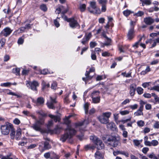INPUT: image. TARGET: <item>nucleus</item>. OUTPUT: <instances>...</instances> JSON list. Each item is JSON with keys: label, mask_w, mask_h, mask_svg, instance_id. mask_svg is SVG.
<instances>
[{"label": "nucleus", "mask_w": 159, "mask_h": 159, "mask_svg": "<svg viewBox=\"0 0 159 159\" xmlns=\"http://www.w3.org/2000/svg\"><path fill=\"white\" fill-rule=\"evenodd\" d=\"M1 129L2 134L4 135L8 134L10 131L11 138L12 139H14L16 131L12 125L9 123H7L5 125H2Z\"/></svg>", "instance_id": "nucleus-1"}, {"label": "nucleus", "mask_w": 159, "mask_h": 159, "mask_svg": "<svg viewBox=\"0 0 159 159\" xmlns=\"http://www.w3.org/2000/svg\"><path fill=\"white\" fill-rule=\"evenodd\" d=\"M111 115V112H104L101 115L98 116V119L101 123L107 124L108 123L109 121V119Z\"/></svg>", "instance_id": "nucleus-2"}, {"label": "nucleus", "mask_w": 159, "mask_h": 159, "mask_svg": "<svg viewBox=\"0 0 159 159\" xmlns=\"http://www.w3.org/2000/svg\"><path fill=\"white\" fill-rule=\"evenodd\" d=\"M90 139L95 144L98 146V149H101L104 147V145L102 141L97 136L94 135L91 136Z\"/></svg>", "instance_id": "nucleus-3"}, {"label": "nucleus", "mask_w": 159, "mask_h": 159, "mask_svg": "<svg viewBox=\"0 0 159 159\" xmlns=\"http://www.w3.org/2000/svg\"><path fill=\"white\" fill-rule=\"evenodd\" d=\"M107 143L108 144L114 147L117 146L120 143L116 138L115 136H109L107 139Z\"/></svg>", "instance_id": "nucleus-4"}, {"label": "nucleus", "mask_w": 159, "mask_h": 159, "mask_svg": "<svg viewBox=\"0 0 159 159\" xmlns=\"http://www.w3.org/2000/svg\"><path fill=\"white\" fill-rule=\"evenodd\" d=\"M67 21L69 22V25L70 27L72 29L78 28H80V25L77 22V20L75 19L74 17L69 18L67 20Z\"/></svg>", "instance_id": "nucleus-5"}, {"label": "nucleus", "mask_w": 159, "mask_h": 159, "mask_svg": "<svg viewBox=\"0 0 159 159\" xmlns=\"http://www.w3.org/2000/svg\"><path fill=\"white\" fill-rule=\"evenodd\" d=\"M44 123V120L43 118L40 119L37 121L32 126V127L37 131H40L41 130V126Z\"/></svg>", "instance_id": "nucleus-6"}, {"label": "nucleus", "mask_w": 159, "mask_h": 159, "mask_svg": "<svg viewBox=\"0 0 159 159\" xmlns=\"http://www.w3.org/2000/svg\"><path fill=\"white\" fill-rule=\"evenodd\" d=\"M12 30L9 27H7L4 28L0 33L1 36H4L5 37L8 36L11 33Z\"/></svg>", "instance_id": "nucleus-7"}, {"label": "nucleus", "mask_w": 159, "mask_h": 159, "mask_svg": "<svg viewBox=\"0 0 159 159\" xmlns=\"http://www.w3.org/2000/svg\"><path fill=\"white\" fill-rule=\"evenodd\" d=\"M43 144V143H42V145L41 144L39 145V149L41 152H43L45 150H48L51 148V145L48 142H44V147L43 148L42 146Z\"/></svg>", "instance_id": "nucleus-8"}, {"label": "nucleus", "mask_w": 159, "mask_h": 159, "mask_svg": "<svg viewBox=\"0 0 159 159\" xmlns=\"http://www.w3.org/2000/svg\"><path fill=\"white\" fill-rule=\"evenodd\" d=\"M134 36V26L131 27L129 30L127 34L128 39L129 40L132 39Z\"/></svg>", "instance_id": "nucleus-9"}, {"label": "nucleus", "mask_w": 159, "mask_h": 159, "mask_svg": "<svg viewBox=\"0 0 159 159\" xmlns=\"http://www.w3.org/2000/svg\"><path fill=\"white\" fill-rule=\"evenodd\" d=\"M154 20L150 17H146L144 19V22L147 25H150L154 22Z\"/></svg>", "instance_id": "nucleus-10"}, {"label": "nucleus", "mask_w": 159, "mask_h": 159, "mask_svg": "<svg viewBox=\"0 0 159 159\" xmlns=\"http://www.w3.org/2000/svg\"><path fill=\"white\" fill-rule=\"evenodd\" d=\"M90 5L91 7L96 11V13H99V12H100V9L97 7L96 2L95 1L91 2L90 3Z\"/></svg>", "instance_id": "nucleus-11"}, {"label": "nucleus", "mask_w": 159, "mask_h": 159, "mask_svg": "<svg viewBox=\"0 0 159 159\" xmlns=\"http://www.w3.org/2000/svg\"><path fill=\"white\" fill-rule=\"evenodd\" d=\"M29 85L32 90L34 91H37L36 88L37 86H39V84L37 81H34L29 84Z\"/></svg>", "instance_id": "nucleus-12"}, {"label": "nucleus", "mask_w": 159, "mask_h": 159, "mask_svg": "<svg viewBox=\"0 0 159 159\" xmlns=\"http://www.w3.org/2000/svg\"><path fill=\"white\" fill-rule=\"evenodd\" d=\"M136 88V85L133 84L130 86V94L131 96H133L135 94V92Z\"/></svg>", "instance_id": "nucleus-13"}, {"label": "nucleus", "mask_w": 159, "mask_h": 159, "mask_svg": "<svg viewBox=\"0 0 159 159\" xmlns=\"http://www.w3.org/2000/svg\"><path fill=\"white\" fill-rule=\"evenodd\" d=\"M45 100L42 97H39L37 99L36 106H43Z\"/></svg>", "instance_id": "nucleus-14"}, {"label": "nucleus", "mask_w": 159, "mask_h": 159, "mask_svg": "<svg viewBox=\"0 0 159 159\" xmlns=\"http://www.w3.org/2000/svg\"><path fill=\"white\" fill-rule=\"evenodd\" d=\"M71 138V136L69 135L68 133L67 132V133L61 136L60 140L62 142H65L67 139H70Z\"/></svg>", "instance_id": "nucleus-15"}, {"label": "nucleus", "mask_w": 159, "mask_h": 159, "mask_svg": "<svg viewBox=\"0 0 159 159\" xmlns=\"http://www.w3.org/2000/svg\"><path fill=\"white\" fill-rule=\"evenodd\" d=\"M66 130L67 132L68 133L69 135L71 136V138H72V136L75 135L76 133V130L71 127H69Z\"/></svg>", "instance_id": "nucleus-16"}, {"label": "nucleus", "mask_w": 159, "mask_h": 159, "mask_svg": "<svg viewBox=\"0 0 159 159\" xmlns=\"http://www.w3.org/2000/svg\"><path fill=\"white\" fill-rule=\"evenodd\" d=\"M95 159H103L104 158L103 154L99 151H97L94 155Z\"/></svg>", "instance_id": "nucleus-17"}, {"label": "nucleus", "mask_w": 159, "mask_h": 159, "mask_svg": "<svg viewBox=\"0 0 159 159\" xmlns=\"http://www.w3.org/2000/svg\"><path fill=\"white\" fill-rule=\"evenodd\" d=\"M21 130L20 129H18L16 130V134H15V138L16 140H19L21 139Z\"/></svg>", "instance_id": "nucleus-18"}, {"label": "nucleus", "mask_w": 159, "mask_h": 159, "mask_svg": "<svg viewBox=\"0 0 159 159\" xmlns=\"http://www.w3.org/2000/svg\"><path fill=\"white\" fill-rule=\"evenodd\" d=\"M94 93H92L91 97L92 98V101L94 103H99L100 101V97L99 96L93 97V95Z\"/></svg>", "instance_id": "nucleus-19"}, {"label": "nucleus", "mask_w": 159, "mask_h": 159, "mask_svg": "<svg viewBox=\"0 0 159 159\" xmlns=\"http://www.w3.org/2000/svg\"><path fill=\"white\" fill-rule=\"evenodd\" d=\"M49 116L52 119H53L56 122L57 121L59 122L61 120L60 117L57 116H55L52 115L50 114L49 115Z\"/></svg>", "instance_id": "nucleus-20"}, {"label": "nucleus", "mask_w": 159, "mask_h": 159, "mask_svg": "<svg viewBox=\"0 0 159 159\" xmlns=\"http://www.w3.org/2000/svg\"><path fill=\"white\" fill-rule=\"evenodd\" d=\"M84 149L86 151H88L89 150H94L95 148V147L90 144L86 145L84 147Z\"/></svg>", "instance_id": "nucleus-21"}, {"label": "nucleus", "mask_w": 159, "mask_h": 159, "mask_svg": "<svg viewBox=\"0 0 159 159\" xmlns=\"http://www.w3.org/2000/svg\"><path fill=\"white\" fill-rule=\"evenodd\" d=\"M116 125L115 123L113 122H111L110 123H107V127L108 128L112 129L115 128Z\"/></svg>", "instance_id": "nucleus-22"}, {"label": "nucleus", "mask_w": 159, "mask_h": 159, "mask_svg": "<svg viewBox=\"0 0 159 159\" xmlns=\"http://www.w3.org/2000/svg\"><path fill=\"white\" fill-rule=\"evenodd\" d=\"M40 9L42 11L45 12L47 11L48 8L46 5L43 4L40 6Z\"/></svg>", "instance_id": "nucleus-23"}, {"label": "nucleus", "mask_w": 159, "mask_h": 159, "mask_svg": "<svg viewBox=\"0 0 159 159\" xmlns=\"http://www.w3.org/2000/svg\"><path fill=\"white\" fill-rule=\"evenodd\" d=\"M53 104L52 102H48L46 103L47 106L49 108L54 109H55V107Z\"/></svg>", "instance_id": "nucleus-24"}, {"label": "nucleus", "mask_w": 159, "mask_h": 159, "mask_svg": "<svg viewBox=\"0 0 159 159\" xmlns=\"http://www.w3.org/2000/svg\"><path fill=\"white\" fill-rule=\"evenodd\" d=\"M6 40L5 39L2 38L0 40V48L2 49L3 47L6 43Z\"/></svg>", "instance_id": "nucleus-25"}, {"label": "nucleus", "mask_w": 159, "mask_h": 159, "mask_svg": "<svg viewBox=\"0 0 159 159\" xmlns=\"http://www.w3.org/2000/svg\"><path fill=\"white\" fill-rule=\"evenodd\" d=\"M42 89L43 90L44 89H45L46 88H48L50 86V85H49V84H48V83L46 84V83L44 82H43L42 83Z\"/></svg>", "instance_id": "nucleus-26"}, {"label": "nucleus", "mask_w": 159, "mask_h": 159, "mask_svg": "<svg viewBox=\"0 0 159 159\" xmlns=\"http://www.w3.org/2000/svg\"><path fill=\"white\" fill-rule=\"evenodd\" d=\"M136 90L138 94L139 95L143 93V89L141 87H138L136 89Z\"/></svg>", "instance_id": "nucleus-27"}, {"label": "nucleus", "mask_w": 159, "mask_h": 159, "mask_svg": "<svg viewBox=\"0 0 159 159\" xmlns=\"http://www.w3.org/2000/svg\"><path fill=\"white\" fill-rule=\"evenodd\" d=\"M144 14V13L143 11H139L137 13H135L134 15V16H143Z\"/></svg>", "instance_id": "nucleus-28"}, {"label": "nucleus", "mask_w": 159, "mask_h": 159, "mask_svg": "<svg viewBox=\"0 0 159 159\" xmlns=\"http://www.w3.org/2000/svg\"><path fill=\"white\" fill-rule=\"evenodd\" d=\"M92 34L91 32L89 33L88 34H86L85 37H84V39H86V40H89L92 37Z\"/></svg>", "instance_id": "nucleus-29"}, {"label": "nucleus", "mask_w": 159, "mask_h": 159, "mask_svg": "<svg viewBox=\"0 0 159 159\" xmlns=\"http://www.w3.org/2000/svg\"><path fill=\"white\" fill-rule=\"evenodd\" d=\"M86 5L85 4H83L80 5V9L81 12L84 11L86 8Z\"/></svg>", "instance_id": "nucleus-30"}, {"label": "nucleus", "mask_w": 159, "mask_h": 159, "mask_svg": "<svg viewBox=\"0 0 159 159\" xmlns=\"http://www.w3.org/2000/svg\"><path fill=\"white\" fill-rule=\"evenodd\" d=\"M151 146L152 145L155 146L157 145L158 144V142L157 141L154 140H152L151 142Z\"/></svg>", "instance_id": "nucleus-31"}, {"label": "nucleus", "mask_w": 159, "mask_h": 159, "mask_svg": "<svg viewBox=\"0 0 159 159\" xmlns=\"http://www.w3.org/2000/svg\"><path fill=\"white\" fill-rule=\"evenodd\" d=\"M137 124L138 126L142 127L145 124L144 121L141 120L137 121Z\"/></svg>", "instance_id": "nucleus-32"}, {"label": "nucleus", "mask_w": 159, "mask_h": 159, "mask_svg": "<svg viewBox=\"0 0 159 159\" xmlns=\"http://www.w3.org/2000/svg\"><path fill=\"white\" fill-rule=\"evenodd\" d=\"M69 96V94H66L65 97L64 99V102L66 103H68L70 102V101L68 98Z\"/></svg>", "instance_id": "nucleus-33"}, {"label": "nucleus", "mask_w": 159, "mask_h": 159, "mask_svg": "<svg viewBox=\"0 0 159 159\" xmlns=\"http://www.w3.org/2000/svg\"><path fill=\"white\" fill-rule=\"evenodd\" d=\"M124 15L126 16H129L131 13V11L128 10H125L123 12Z\"/></svg>", "instance_id": "nucleus-34"}, {"label": "nucleus", "mask_w": 159, "mask_h": 159, "mask_svg": "<svg viewBox=\"0 0 159 159\" xmlns=\"http://www.w3.org/2000/svg\"><path fill=\"white\" fill-rule=\"evenodd\" d=\"M134 114L135 116H139L140 115H143V113L142 111L138 110L136 112L134 113Z\"/></svg>", "instance_id": "nucleus-35"}, {"label": "nucleus", "mask_w": 159, "mask_h": 159, "mask_svg": "<svg viewBox=\"0 0 159 159\" xmlns=\"http://www.w3.org/2000/svg\"><path fill=\"white\" fill-rule=\"evenodd\" d=\"M7 94H9V95H12L13 96H16L18 98H21V96L17 94L14 93L13 92H12L10 91V92L8 93H7Z\"/></svg>", "instance_id": "nucleus-36"}, {"label": "nucleus", "mask_w": 159, "mask_h": 159, "mask_svg": "<svg viewBox=\"0 0 159 159\" xmlns=\"http://www.w3.org/2000/svg\"><path fill=\"white\" fill-rule=\"evenodd\" d=\"M129 111L126 110L121 111L120 112V113L122 115H124L128 114H129Z\"/></svg>", "instance_id": "nucleus-37"}, {"label": "nucleus", "mask_w": 159, "mask_h": 159, "mask_svg": "<svg viewBox=\"0 0 159 159\" xmlns=\"http://www.w3.org/2000/svg\"><path fill=\"white\" fill-rule=\"evenodd\" d=\"M11 84V83L10 82H7L5 83H2L1 84V85L2 86H4V87H8L10 86Z\"/></svg>", "instance_id": "nucleus-38"}, {"label": "nucleus", "mask_w": 159, "mask_h": 159, "mask_svg": "<svg viewBox=\"0 0 159 159\" xmlns=\"http://www.w3.org/2000/svg\"><path fill=\"white\" fill-rule=\"evenodd\" d=\"M90 72L88 71H86L85 74V75L86 76V77L87 79H89L90 80H91L92 79V77L89 75V74L90 73Z\"/></svg>", "instance_id": "nucleus-39"}, {"label": "nucleus", "mask_w": 159, "mask_h": 159, "mask_svg": "<svg viewBox=\"0 0 159 159\" xmlns=\"http://www.w3.org/2000/svg\"><path fill=\"white\" fill-rule=\"evenodd\" d=\"M107 1L106 0H99V3L102 5H106Z\"/></svg>", "instance_id": "nucleus-40"}, {"label": "nucleus", "mask_w": 159, "mask_h": 159, "mask_svg": "<svg viewBox=\"0 0 159 159\" xmlns=\"http://www.w3.org/2000/svg\"><path fill=\"white\" fill-rule=\"evenodd\" d=\"M151 90H154L159 92V85H156L151 88Z\"/></svg>", "instance_id": "nucleus-41"}, {"label": "nucleus", "mask_w": 159, "mask_h": 159, "mask_svg": "<svg viewBox=\"0 0 159 159\" xmlns=\"http://www.w3.org/2000/svg\"><path fill=\"white\" fill-rule=\"evenodd\" d=\"M97 43L95 42H91L90 43V46L91 48H93L96 46Z\"/></svg>", "instance_id": "nucleus-42"}, {"label": "nucleus", "mask_w": 159, "mask_h": 159, "mask_svg": "<svg viewBox=\"0 0 159 159\" xmlns=\"http://www.w3.org/2000/svg\"><path fill=\"white\" fill-rule=\"evenodd\" d=\"M84 108L85 110V113L86 114L88 113L89 105L87 103L85 104L84 105Z\"/></svg>", "instance_id": "nucleus-43"}, {"label": "nucleus", "mask_w": 159, "mask_h": 159, "mask_svg": "<svg viewBox=\"0 0 159 159\" xmlns=\"http://www.w3.org/2000/svg\"><path fill=\"white\" fill-rule=\"evenodd\" d=\"M13 71L14 73H16L17 74H20V69L19 68H16L13 69Z\"/></svg>", "instance_id": "nucleus-44"}, {"label": "nucleus", "mask_w": 159, "mask_h": 159, "mask_svg": "<svg viewBox=\"0 0 159 159\" xmlns=\"http://www.w3.org/2000/svg\"><path fill=\"white\" fill-rule=\"evenodd\" d=\"M57 86V83L55 82H53L52 84L51 88L53 89H56Z\"/></svg>", "instance_id": "nucleus-45"}, {"label": "nucleus", "mask_w": 159, "mask_h": 159, "mask_svg": "<svg viewBox=\"0 0 159 159\" xmlns=\"http://www.w3.org/2000/svg\"><path fill=\"white\" fill-rule=\"evenodd\" d=\"M138 107V105L137 104H134V105H131L129 106V107L132 109V110L136 109Z\"/></svg>", "instance_id": "nucleus-46"}, {"label": "nucleus", "mask_w": 159, "mask_h": 159, "mask_svg": "<svg viewBox=\"0 0 159 159\" xmlns=\"http://www.w3.org/2000/svg\"><path fill=\"white\" fill-rule=\"evenodd\" d=\"M153 127L155 129H158L159 128V122L156 121L153 125Z\"/></svg>", "instance_id": "nucleus-47"}, {"label": "nucleus", "mask_w": 159, "mask_h": 159, "mask_svg": "<svg viewBox=\"0 0 159 159\" xmlns=\"http://www.w3.org/2000/svg\"><path fill=\"white\" fill-rule=\"evenodd\" d=\"M150 70L149 67V66H147L145 71H142L141 72V73L142 74L144 75L146 73H147L148 72H149L150 71Z\"/></svg>", "instance_id": "nucleus-48"}, {"label": "nucleus", "mask_w": 159, "mask_h": 159, "mask_svg": "<svg viewBox=\"0 0 159 159\" xmlns=\"http://www.w3.org/2000/svg\"><path fill=\"white\" fill-rule=\"evenodd\" d=\"M50 152H48L44 154V157L46 159H48L50 157Z\"/></svg>", "instance_id": "nucleus-49"}, {"label": "nucleus", "mask_w": 159, "mask_h": 159, "mask_svg": "<svg viewBox=\"0 0 159 159\" xmlns=\"http://www.w3.org/2000/svg\"><path fill=\"white\" fill-rule=\"evenodd\" d=\"M37 113L39 115L43 117L46 116V114L42 111H37Z\"/></svg>", "instance_id": "nucleus-50"}, {"label": "nucleus", "mask_w": 159, "mask_h": 159, "mask_svg": "<svg viewBox=\"0 0 159 159\" xmlns=\"http://www.w3.org/2000/svg\"><path fill=\"white\" fill-rule=\"evenodd\" d=\"M13 122L15 124L19 125L20 123V121L19 119L16 118L13 120Z\"/></svg>", "instance_id": "nucleus-51"}, {"label": "nucleus", "mask_w": 159, "mask_h": 159, "mask_svg": "<svg viewBox=\"0 0 159 159\" xmlns=\"http://www.w3.org/2000/svg\"><path fill=\"white\" fill-rule=\"evenodd\" d=\"M120 154L125 155L126 157H128L129 156V153L127 152H125L124 151H121Z\"/></svg>", "instance_id": "nucleus-52"}, {"label": "nucleus", "mask_w": 159, "mask_h": 159, "mask_svg": "<svg viewBox=\"0 0 159 159\" xmlns=\"http://www.w3.org/2000/svg\"><path fill=\"white\" fill-rule=\"evenodd\" d=\"M110 55V53L107 52H105L102 53V56L103 57H108Z\"/></svg>", "instance_id": "nucleus-53"}, {"label": "nucleus", "mask_w": 159, "mask_h": 159, "mask_svg": "<svg viewBox=\"0 0 159 159\" xmlns=\"http://www.w3.org/2000/svg\"><path fill=\"white\" fill-rule=\"evenodd\" d=\"M24 41V39L22 38H20L18 39V43L19 44H21L23 43Z\"/></svg>", "instance_id": "nucleus-54"}, {"label": "nucleus", "mask_w": 159, "mask_h": 159, "mask_svg": "<svg viewBox=\"0 0 159 159\" xmlns=\"http://www.w3.org/2000/svg\"><path fill=\"white\" fill-rule=\"evenodd\" d=\"M143 96L145 98H150L151 97V94L148 93H145L143 94Z\"/></svg>", "instance_id": "nucleus-55"}, {"label": "nucleus", "mask_w": 159, "mask_h": 159, "mask_svg": "<svg viewBox=\"0 0 159 159\" xmlns=\"http://www.w3.org/2000/svg\"><path fill=\"white\" fill-rule=\"evenodd\" d=\"M150 82H145L143 83L142 84V86L143 87L146 88L147 87H148L149 85Z\"/></svg>", "instance_id": "nucleus-56"}, {"label": "nucleus", "mask_w": 159, "mask_h": 159, "mask_svg": "<svg viewBox=\"0 0 159 159\" xmlns=\"http://www.w3.org/2000/svg\"><path fill=\"white\" fill-rule=\"evenodd\" d=\"M149 148H148L145 147L143 148L142 150V151L143 153L146 154Z\"/></svg>", "instance_id": "nucleus-57"}, {"label": "nucleus", "mask_w": 159, "mask_h": 159, "mask_svg": "<svg viewBox=\"0 0 159 159\" xmlns=\"http://www.w3.org/2000/svg\"><path fill=\"white\" fill-rule=\"evenodd\" d=\"M145 107L146 109L147 110H150L152 108L151 105L149 104H147L145 105Z\"/></svg>", "instance_id": "nucleus-58"}, {"label": "nucleus", "mask_w": 159, "mask_h": 159, "mask_svg": "<svg viewBox=\"0 0 159 159\" xmlns=\"http://www.w3.org/2000/svg\"><path fill=\"white\" fill-rule=\"evenodd\" d=\"M133 142L134 143L135 145L136 146H139L140 144V143L139 140H133Z\"/></svg>", "instance_id": "nucleus-59"}, {"label": "nucleus", "mask_w": 159, "mask_h": 159, "mask_svg": "<svg viewBox=\"0 0 159 159\" xmlns=\"http://www.w3.org/2000/svg\"><path fill=\"white\" fill-rule=\"evenodd\" d=\"M130 102V100L129 99H126L121 103L122 105H125L127 103H128Z\"/></svg>", "instance_id": "nucleus-60"}, {"label": "nucleus", "mask_w": 159, "mask_h": 159, "mask_svg": "<svg viewBox=\"0 0 159 159\" xmlns=\"http://www.w3.org/2000/svg\"><path fill=\"white\" fill-rule=\"evenodd\" d=\"M151 4V2L150 0H145L144 4L146 5H150Z\"/></svg>", "instance_id": "nucleus-61"}, {"label": "nucleus", "mask_w": 159, "mask_h": 159, "mask_svg": "<svg viewBox=\"0 0 159 159\" xmlns=\"http://www.w3.org/2000/svg\"><path fill=\"white\" fill-rule=\"evenodd\" d=\"M54 23L55 25V26L57 27H58L60 26V24L59 22L57 21V20H55L54 21Z\"/></svg>", "instance_id": "nucleus-62"}, {"label": "nucleus", "mask_w": 159, "mask_h": 159, "mask_svg": "<svg viewBox=\"0 0 159 159\" xmlns=\"http://www.w3.org/2000/svg\"><path fill=\"white\" fill-rule=\"evenodd\" d=\"M157 36V33H152L150 34V36L153 38H154L155 37Z\"/></svg>", "instance_id": "nucleus-63"}, {"label": "nucleus", "mask_w": 159, "mask_h": 159, "mask_svg": "<svg viewBox=\"0 0 159 159\" xmlns=\"http://www.w3.org/2000/svg\"><path fill=\"white\" fill-rule=\"evenodd\" d=\"M10 155H7L6 156H3L1 159H13L12 158L10 157Z\"/></svg>", "instance_id": "nucleus-64"}]
</instances>
